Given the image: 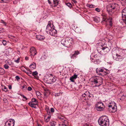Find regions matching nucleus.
I'll return each mask as SVG.
<instances>
[{"label": "nucleus", "mask_w": 126, "mask_h": 126, "mask_svg": "<svg viewBox=\"0 0 126 126\" xmlns=\"http://www.w3.org/2000/svg\"><path fill=\"white\" fill-rule=\"evenodd\" d=\"M112 56L113 59L116 61L121 62L125 58L126 54L123 51L120 49H118L113 52Z\"/></svg>", "instance_id": "f257e3e1"}, {"label": "nucleus", "mask_w": 126, "mask_h": 126, "mask_svg": "<svg viewBox=\"0 0 126 126\" xmlns=\"http://www.w3.org/2000/svg\"><path fill=\"white\" fill-rule=\"evenodd\" d=\"M98 122L101 126H109V125L108 118L105 116L100 117L98 120Z\"/></svg>", "instance_id": "f03ea898"}, {"label": "nucleus", "mask_w": 126, "mask_h": 126, "mask_svg": "<svg viewBox=\"0 0 126 126\" xmlns=\"http://www.w3.org/2000/svg\"><path fill=\"white\" fill-rule=\"evenodd\" d=\"M117 4L115 3L109 4L107 6V10L109 14L112 16L114 13V10L116 9V7Z\"/></svg>", "instance_id": "7ed1b4c3"}, {"label": "nucleus", "mask_w": 126, "mask_h": 126, "mask_svg": "<svg viewBox=\"0 0 126 126\" xmlns=\"http://www.w3.org/2000/svg\"><path fill=\"white\" fill-rule=\"evenodd\" d=\"M92 81L95 84V87L98 86L102 84L103 79L101 77L96 76L94 77Z\"/></svg>", "instance_id": "20e7f679"}, {"label": "nucleus", "mask_w": 126, "mask_h": 126, "mask_svg": "<svg viewBox=\"0 0 126 126\" xmlns=\"http://www.w3.org/2000/svg\"><path fill=\"white\" fill-rule=\"evenodd\" d=\"M61 44L64 46L68 48H70L71 47L72 45V39L67 38L66 40L63 39L61 40Z\"/></svg>", "instance_id": "39448f33"}, {"label": "nucleus", "mask_w": 126, "mask_h": 126, "mask_svg": "<svg viewBox=\"0 0 126 126\" xmlns=\"http://www.w3.org/2000/svg\"><path fill=\"white\" fill-rule=\"evenodd\" d=\"M101 16L102 18V21L101 22V23H102L104 22H105L106 23H107L108 21L109 23V25L111 27L112 26V18L109 17V18H107V15L104 14H102Z\"/></svg>", "instance_id": "423d86ee"}, {"label": "nucleus", "mask_w": 126, "mask_h": 126, "mask_svg": "<svg viewBox=\"0 0 126 126\" xmlns=\"http://www.w3.org/2000/svg\"><path fill=\"white\" fill-rule=\"evenodd\" d=\"M44 80L45 82L46 83L49 84H51L55 82L56 80V78L53 77L49 76L47 78H44Z\"/></svg>", "instance_id": "0eeeda50"}, {"label": "nucleus", "mask_w": 126, "mask_h": 126, "mask_svg": "<svg viewBox=\"0 0 126 126\" xmlns=\"http://www.w3.org/2000/svg\"><path fill=\"white\" fill-rule=\"evenodd\" d=\"M110 40H109L108 42H106L105 43H104L103 46L105 48V51L106 52H108L110 51L111 46Z\"/></svg>", "instance_id": "6e6552de"}, {"label": "nucleus", "mask_w": 126, "mask_h": 126, "mask_svg": "<svg viewBox=\"0 0 126 126\" xmlns=\"http://www.w3.org/2000/svg\"><path fill=\"white\" fill-rule=\"evenodd\" d=\"M95 107L97 110L101 111L103 110L105 107L103 103L99 102L96 105Z\"/></svg>", "instance_id": "1a4fd4ad"}, {"label": "nucleus", "mask_w": 126, "mask_h": 126, "mask_svg": "<svg viewBox=\"0 0 126 126\" xmlns=\"http://www.w3.org/2000/svg\"><path fill=\"white\" fill-rule=\"evenodd\" d=\"M105 47H103L102 45H101V47H98L97 48V49L98 52L101 55L103 54H105L107 53L105 51Z\"/></svg>", "instance_id": "9d476101"}, {"label": "nucleus", "mask_w": 126, "mask_h": 126, "mask_svg": "<svg viewBox=\"0 0 126 126\" xmlns=\"http://www.w3.org/2000/svg\"><path fill=\"white\" fill-rule=\"evenodd\" d=\"M122 14V20L125 21L126 24V7L123 10Z\"/></svg>", "instance_id": "9b49d317"}, {"label": "nucleus", "mask_w": 126, "mask_h": 126, "mask_svg": "<svg viewBox=\"0 0 126 126\" xmlns=\"http://www.w3.org/2000/svg\"><path fill=\"white\" fill-rule=\"evenodd\" d=\"M38 102L36 99L33 98L32 99V102L29 103L28 104L30 106L31 105H38Z\"/></svg>", "instance_id": "f8f14e48"}, {"label": "nucleus", "mask_w": 126, "mask_h": 126, "mask_svg": "<svg viewBox=\"0 0 126 126\" xmlns=\"http://www.w3.org/2000/svg\"><path fill=\"white\" fill-rule=\"evenodd\" d=\"M30 52L31 55H32L34 56L36 55L37 52L34 47H32L30 49Z\"/></svg>", "instance_id": "ddd939ff"}, {"label": "nucleus", "mask_w": 126, "mask_h": 126, "mask_svg": "<svg viewBox=\"0 0 126 126\" xmlns=\"http://www.w3.org/2000/svg\"><path fill=\"white\" fill-rule=\"evenodd\" d=\"M49 33L51 35L55 36L57 33V31L55 29H52L49 31Z\"/></svg>", "instance_id": "4468645a"}, {"label": "nucleus", "mask_w": 126, "mask_h": 126, "mask_svg": "<svg viewBox=\"0 0 126 126\" xmlns=\"http://www.w3.org/2000/svg\"><path fill=\"white\" fill-rule=\"evenodd\" d=\"M104 71V69L100 68H97L96 69V71L97 74L100 76L101 74H102V73Z\"/></svg>", "instance_id": "2eb2a0df"}, {"label": "nucleus", "mask_w": 126, "mask_h": 126, "mask_svg": "<svg viewBox=\"0 0 126 126\" xmlns=\"http://www.w3.org/2000/svg\"><path fill=\"white\" fill-rule=\"evenodd\" d=\"M36 37L37 40H43L45 38V37L44 36H41L40 35H36Z\"/></svg>", "instance_id": "dca6fc26"}, {"label": "nucleus", "mask_w": 126, "mask_h": 126, "mask_svg": "<svg viewBox=\"0 0 126 126\" xmlns=\"http://www.w3.org/2000/svg\"><path fill=\"white\" fill-rule=\"evenodd\" d=\"M77 75H76L75 74L73 76L70 78V80L72 82H74V80L77 78Z\"/></svg>", "instance_id": "f3484780"}, {"label": "nucleus", "mask_w": 126, "mask_h": 126, "mask_svg": "<svg viewBox=\"0 0 126 126\" xmlns=\"http://www.w3.org/2000/svg\"><path fill=\"white\" fill-rule=\"evenodd\" d=\"M79 54V52L78 51H75L74 53L71 56V59H73L74 57H75Z\"/></svg>", "instance_id": "a211bd4d"}, {"label": "nucleus", "mask_w": 126, "mask_h": 126, "mask_svg": "<svg viewBox=\"0 0 126 126\" xmlns=\"http://www.w3.org/2000/svg\"><path fill=\"white\" fill-rule=\"evenodd\" d=\"M30 67L32 70L35 69L36 68V65L35 63L33 62L32 64L30 65Z\"/></svg>", "instance_id": "6ab92c4d"}, {"label": "nucleus", "mask_w": 126, "mask_h": 126, "mask_svg": "<svg viewBox=\"0 0 126 126\" xmlns=\"http://www.w3.org/2000/svg\"><path fill=\"white\" fill-rule=\"evenodd\" d=\"M94 60H96V62H97V61L99 60V59H100V56L97 54H96L94 55Z\"/></svg>", "instance_id": "aec40b11"}, {"label": "nucleus", "mask_w": 126, "mask_h": 126, "mask_svg": "<svg viewBox=\"0 0 126 126\" xmlns=\"http://www.w3.org/2000/svg\"><path fill=\"white\" fill-rule=\"evenodd\" d=\"M60 0H53V4L54 7H56L58 5Z\"/></svg>", "instance_id": "412c9836"}, {"label": "nucleus", "mask_w": 126, "mask_h": 126, "mask_svg": "<svg viewBox=\"0 0 126 126\" xmlns=\"http://www.w3.org/2000/svg\"><path fill=\"white\" fill-rule=\"evenodd\" d=\"M13 125V124H11L9 123V122L7 121L5 123V126H14Z\"/></svg>", "instance_id": "4be33fe9"}, {"label": "nucleus", "mask_w": 126, "mask_h": 126, "mask_svg": "<svg viewBox=\"0 0 126 126\" xmlns=\"http://www.w3.org/2000/svg\"><path fill=\"white\" fill-rule=\"evenodd\" d=\"M9 123L11 124H13V125L14 126L15 121L14 119H10L9 120Z\"/></svg>", "instance_id": "5701e85b"}, {"label": "nucleus", "mask_w": 126, "mask_h": 126, "mask_svg": "<svg viewBox=\"0 0 126 126\" xmlns=\"http://www.w3.org/2000/svg\"><path fill=\"white\" fill-rule=\"evenodd\" d=\"M100 18L97 17H95L94 19V21L96 22H99L100 21Z\"/></svg>", "instance_id": "b1692460"}, {"label": "nucleus", "mask_w": 126, "mask_h": 126, "mask_svg": "<svg viewBox=\"0 0 126 126\" xmlns=\"http://www.w3.org/2000/svg\"><path fill=\"white\" fill-rule=\"evenodd\" d=\"M56 124V123L54 121H52L50 123V125L51 126H55Z\"/></svg>", "instance_id": "393cba45"}, {"label": "nucleus", "mask_w": 126, "mask_h": 126, "mask_svg": "<svg viewBox=\"0 0 126 126\" xmlns=\"http://www.w3.org/2000/svg\"><path fill=\"white\" fill-rule=\"evenodd\" d=\"M102 74H101L100 75L102 76H104L108 74V73L107 72H105L104 71L102 73Z\"/></svg>", "instance_id": "a878e982"}, {"label": "nucleus", "mask_w": 126, "mask_h": 126, "mask_svg": "<svg viewBox=\"0 0 126 126\" xmlns=\"http://www.w3.org/2000/svg\"><path fill=\"white\" fill-rule=\"evenodd\" d=\"M111 108L112 110L111 111V112L114 113L115 111L116 110L114 107H112Z\"/></svg>", "instance_id": "bb28decb"}, {"label": "nucleus", "mask_w": 126, "mask_h": 126, "mask_svg": "<svg viewBox=\"0 0 126 126\" xmlns=\"http://www.w3.org/2000/svg\"><path fill=\"white\" fill-rule=\"evenodd\" d=\"M36 94L37 96H40L41 94L38 91H37L36 92Z\"/></svg>", "instance_id": "cd10ccee"}, {"label": "nucleus", "mask_w": 126, "mask_h": 126, "mask_svg": "<svg viewBox=\"0 0 126 126\" xmlns=\"http://www.w3.org/2000/svg\"><path fill=\"white\" fill-rule=\"evenodd\" d=\"M66 4L67 6H68L69 7L71 8L72 6V5L71 3H65Z\"/></svg>", "instance_id": "c85d7f7f"}, {"label": "nucleus", "mask_w": 126, "mask_h": 126, "mask_svg": "<svg viewBox=\"0 0 126 126\" xmlns=\"http://www.w3.org/2000/svg\"><path fill=\"white\" fill-rule=\"evenodd\" d=\"M51 29H52L51 28L49 27V26L48 25V24L46 30H48L49 31Z\"/></svg>", "instance_id": "c756f323"}, {"label": "nucleus", "mask_w": 126, "mask_h": 126, "mask_svg": "<svg viewBox=\"0 0 126 126\" xmlns=\"http://www.w3.org/2000/svg\"><path fill=\"white\" fill-rule=\"evenodd\" d=\"M37 74L38 73L36 71L33 72L32 74V75L33 76L35 75L36 76Z\"/></svg>", "instance_id": "7c9ffc66"}, {"label": "nucleus", "mask_w": 126, "mask_h": 126, "mask_svg": "<svg viewBox=\"0 0 126 126\" xmlns=\"http://www.w3.org/2000/svg\"><path fill=\"white\" fill-rule=\"evenodd\" d=\"M3 88V89L4 91L5 92H7V89L6 87L4 86H3L2 88Z\"/></svg>", "instance_id": "2f4dec72"}, {"label": "nucleus", "mask_w": 126, "mask_h": 126, "mask_svg": "<svg viewBox=\"0 0 126 126\" xmlns=\"http://www.w3.org/2000/svg\"><path fill=\"white\" fill-rule=\"evenodd\" d=\"M1 22L4 25L6 26V23L4 22L3 20H1Z\"/></svg>", "instance_id": "473e14b6"}, {"label": "nucleus", "mask_w": 126, "mask_h": 126, "mask_svg": "<svg viewBox=\"0 0 126 126\" xmlns=\"http://www.w3.org/2000/svg\"><path fill=\"white\" fill-rule=\"evenodd\" d=\"M8 0H0V2H6Z\"/></svg>", "instance_id": "72a5a7b5"}, {"label": "nucleus", "mask_w": 126, "mask_h": 126, "mask_svg": "<svg viewBox=\"0 0 126 126\" xmlns=\"http://www.w3.org/2000/svg\"><path fill=\"white\" fill-rule=\"evenodd\" d=\"M4 68L6 69H8L9 67V66L6 64H5L4 65Z\"/></svg>", "instance_id": "f704fd0d"}, {"label": "nucleus", "mask_w": 126, "mask_h": 126, "mask_svg": "<svg viewBox=\"0 0 126 126\" xmlns=\"http://www.w3.org/2000/svg\"><path fill=\"white\" fill-rule=\"evenodd\" d=\"M0 71H1V72L3 73H5L4 70L3 68H0Z\"/></svg>", "instance_id": "c9c22d12"}, {"label": "nucleus", "mask_w": 126, "mask_h": 126, "mask_svg": "<svg viewBox=\"0 0 126 126\" xmlns=\"http://www.w3.org/2000/svg\"><path fill=\"white\" fill-rule=\"evenodd\" d=\"M125 96H124V95H123L121 96V98H120V100H122L125 98Z\"/></svg>", "instance_id": "e433bc0d"}, {"label": "nucleus", "mask_w": 126, "mask_h": 126, "mask_svg": "<svg viewBox=\"0 0 126 126\" xmlns=\"http://www.w3.org/2000/svg\"><path fill=\"white\" fill-rule=\"evenodd\" d=\"M86 93H87V92H86L85 93H84L82 95V98H83V97L84 98V97H85V96H87V95H86Z\"/></svg>", "instance_id": "4c0bfd02"}, {"label": "nucleus", "mask_w": 126, "mask_h": 126, "mask_svg": "<svg viewBox=\"0 0 126 126\" xmlns=\"http://www.w3.org/2000/svg\"><path fill=\"white\" fill-rule=\"evenodd\" d=\"M2 43L4 45H5L6 44V42L5 40H3Z\"/></svg>", "instance_id": "58836bf2"}, {"label": "nucleus", "mask_w": 126, "mask_h": 126, "mask_svg": "<svg viewBox=\"0 0 126 126\" xmlns=\"http://www.w3.org/2000/svg\"><path fill=\"white\" fill-rule=\"evenodd\" d=\"M19 58H18L17 60H15V62L17 63H19Z\"/></svg>", "instance_id": "ea45409f"}, {"label": "nucleus", "mask_w": 126, "mask_h": 126, "mask_svg": "<svg viewBox=\"0 0 126 126\" xmlns=\"http://www.w3.org/2000/svg\"><path fill=\"white\" fill-rule=\"evenodd\" d=\"M91 61L93 62H94V63H97V62H95V60H94V59L93 58H91Z\"/></svg>", "instance_id": "a19ab883"}, {"label": "nucleus", "mask_w": 126, "mask_h": 126, "mask_svg": "<svg viewBox=\"0 0 126 126\" xmlns=\"http://www.w3.org/2000/svg\"><path fill=\"white\" fill-rule=\"evenodd\" d=\"M32 89V88L30 87H29L28 88V90L29 91H31Z\"/></svg>", "instance_id": "79ce46f5"}, {"label": "nucleus", "mask_w": 126, "mask_h": 126, "mask_svg": "<svg viewBox=\"0 0 126 126\" xmlns=\"http://www.w3.org/2000/svg\"><path fill=\"white\" fill-rule=\"evenodd\" d=\"M95 10L98 12H99L100 11V10L98 8H95Z\"/></svg>", "instance_id": "37998d69"}, {"label": "nucleus", "mask_w": 126, "mask_h": 126, "mask_svg": "<svg viewBox=\"0 0 126 126\" xmlns=\"http://www.w3.org/2000/svg\"><path fill=\"white\" fill-rule=\"evenodd\" d=\"M49 115V116L47 117V119H48V120H49L50 119L51 116V114H48Z\"/></svg>", "instance_id": "c03bdc74"}, {"label": "nucleus", "mask_w": 126, "mask_h": 126, "mask_svg": "<svg viewBox=\"0 0 126 126\" xmlns=\"http://www.w3.org/2000/svg\"><path fill=\"white\" fill-rule=\"evenodd\" d=\"M94 5H90L89 6V7L91 8L94 7Z\"/></svg>", "instance_id": "a18cd8bd"}, {"label": "nucleus", "mask_w": 126, "mask_h": 126, "mask_svg": "<svg viewBox=\"0 0 126 126\" xmlns=\"http://www.w3.org/2000/svg\"><path fill=\"white\" fill-rule=\"evenodd\" d=\"M50 110L52 112H53L54 111V109L53 108H51Z\"/></svg>", "instance_id": "49530a36"}, {"label": "nucleus", "mask_w": 126, "mask_h": 126, "mask_svg": "<svg viewBox=\"0 0 126 126\" xmlns=\"http://www.w3.org/2000/svg\"><path fill=\"white\" fill-rule=\"evenodd\" d=\"M26 88H27V87H26V86L25 85H23V86H22V89H23L24 88L26 89Z\"/></svg>", "instance_id": "de8ad7c7"}, {"label": "nucleus", "mask_w": 126, "mask_h": 126, "mask_svg": "<svg viewBox=\"0 0 126 126\" xmlns=\"http://www.w3.org/2000/svg\"><path fill=\"white\" fill-rule=\"evenodd\" d=\"M47 114H50V111L49 109H48L47 110Z\"/></svg>", "instance_id": "09e8293b"}, {"label": "nucleus", "mask_w": 126, "mask_h": 126, "mask_svg": "<svg viewBox=\"0 0 126 126\" xmlns=\"http://www.w3.org/2000/svg\"><path fill=\"white\" fill-rule=\"evenodd\" d=\"M16 78L17 80H18L20 79L19 77L18 76H16Z\"/></svg>", "instance_id": "8fccbe9b"}, {"label": "nucleus", "mask_w": 126, "mask_h": 126, "mask_svg": "<svg viewBox=\"0 0 126 126\" xmlns=\"http://www.w3.org/2000/svg\"><path fill=\"white\" fill-rule=\"evenodd\" d=\"M30 105V106H31L33 108H34L35 109H36V106H34V105Z\"/></svg>", "instance_id": "3c124183"}, {"label": "nucleus", "mask_w": 126, "mask_h": 126, "mask_svg": "<svg viewBox=\"0 0 126 126\" xmlns=\"http://www.w3.org/2000/svg\"><path fill=\"white\" fill-rule=\"evenodd\" d=\"M48 25L49 26V27L51 28L52 26L51 24L49 22H48Z\"/></svg>", "instance_id": "603ef678"}, {"label": "nucleus", "mask_w": 126, "mask_h": 126, "mask_svg": "<svg viewBox=\"0 0 126 126\" xmlns=\"http://www.w3.org/2000/svg\"><path fill=\"white\" fill-rule=\"evenodd\" d=\"M8 87L9 89H12V86L11 85H9L8 86Z\"/></svg>", "instance_id": "864d4df0"}, {"label": "nucleus", "mask_w": 126, "mask_h": 126, "mask_svg": "<svg viewBox=\"0 0 126 126\" xmlns=\"http://www.w3.org/2000/svg\"><path fill=\"white\" fill-rule=\"evenodd\" d=\"M22 96L23 97V98L25 99L26 100L27 99L24 95H23Z\"/></svg>", "instance_id": "5fc2aeb1"}, {"label": "nucleus", "mask_w": 126, "mask_h": 126, "mask_svg": "<svg viewBox=\"0 0 126 126\" xmlns=\"http://www.w3.org/2000/svg\"><path fill=\"white\" fill-rule=\"evenodd\" d=\"M112 107V106L111 105H108V107L110 108V110H111V108Z\"/></svg>", "instance_id": "6e6d98bb"}, {"label": "nucleus", "mask_w": 126, "mask_h": 126, "mask_svg": "<svg viewBox=\"0 0 126 126\" xmlns=\"http://www.w3.org/2000/svg\"><path fill=\"white\" fill-rule=\"evenodd\" d=\"M3 100L5 101V102H7V100L6 99H5V98L3 99Z\"/></svg>", "instance_id": "4d7b16f0"}, {"label": "nucleus", "mask_w": 126, "mask_h": 126, "mask_svg": "<svg viewBox=\"0 0 126 126\" xmlns=\"http://www.w3.org/2000/svg\"><path fill=\"white\" fill-rule=\"evenodd\" d=\"M25 59L26 60H28L29 59V57H25Z\"/></svg>", "instance_id": "13d9d810"}, {"label": "nucleus", "mask_w": 126, "mask_h": 126, "mask_svg": "<svg viewBox=\"0 0 126 126\" xmlns=\"http://www.w3.org/2000/svg\"><path fill=\"white\" fill-rule=\"evenodd\" d=\"M61 126H67L65 124H64V123L63 124H61Z\"/></svg>", "instance_id": "bf43d9fd"}, {"label": "nucleus", "mask_w": 126, "mask_h": 126, "mask_svg": "<svg viewBox=\"0 0 126 126\" xmlns=\"http://www.w3.org/2000/svg\"><path fill=\"white\" fill-rule=\"evenodd\" d=\"M49 121V120L47 118V119L45 120V121L46 122H48Z\"/></svg>", "instance_id": "052dcab7"}, {"label": "nucleus", "mask_w": 126, "mask_h": 126, "mask_svg": "<svg viewBox=\"0 0 126 126\" xmlns=\"http://www.w3.org/2000/svg\"><path fill=\"white\" fill-rule=\"evenodd\" d=\"M83 126H89V125L87 124H84Z\"/></svg>", "instance_id": "680f3d73"}, {"label": "nucleus", "mask_w": 126, "mask_h": 126, "mask_svg": "<svg viewBox=\"0 0 126 126\" xmlns=\"http://www.w3.org/2000/svg\"><path fill=\"white\" fill-rule=\"evenodd\" d=\"M72 1L75 3H77V2L75 0H72Z\"/></svg>", "instance_id": "e2e57ef3"}, {"label": "nucleus", "mask_w": 126, "mask_h": 126, "mask_svg": "<svg viewBox=\"0 0 126 126\" xmlns=\"http://www.w3.org/2000/svg\"><path fill=\"white\" fill-rule=\"evenodd\" d=\"M48 3L49 4H50L51 3V2H50V1L49 0H48Z\"/></svg>", "instance_id": "0e129e2a"}, {"label": "nucleus", "mask_w": 126, "mask_h": 126, "mask_svg": "<svg viewBox=\"0 0 126 126\" xmlns=\"http://www.w3.org/2000/svg\"><path fill=\"white\" fill-rule=\"evenodd\" d=\"M24 71V72L26 73L27 74H28V72H26V71ZM29 74H31V73H29Z\"/></svg>", "instance_id": "69168bd1"}, {"label": "nucleus", "mask_w": 126, "mask_h": 126, "mask_svg": "<svg viewBox=\"0 0 126 126\" xmlns=\"http://www.w3.org/2000/svg\"><path fill=\"white\" fill-rule=\"evenodd\" d=\"M50 75L51 76V77H53L52 75V74H50Z\"/></svg>", "instance_id": "338daca9"}, {"label": "nucleus", "mask_w": 126, "mask_h": 126, "mask_svg": "<svg viewBox=\"0 0 126 126\" xmlns=\"http://www.w3.org/2000/svg\"><path fill=\"white\" fill-rule=\"evenodd\" d=\"M38 126H42L40 125H38Z\"/></svg>", "instance_id": "774afa93"}]
</instances>
